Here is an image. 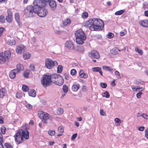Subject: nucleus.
I'll return each instance as SVG.
<instances>
[{
    "label": "nucleus",
    "instance_id": "obj_1",
    "mask_svg": "<svg viewBox=\"0 0 148 148\" xmlns=\"http://www.w3.org/2000/svg\"><path fill=\"white\" fill-rule=\"evenodd\" d=\"M29 135V132L27 130L20 129L14 136L15 140L18 144L21 143L23 141L24 139L25 140L28 139Z\"/></svg>",
    "mask_w": 148,
    "mask_h": 148
},
{
    "label": "nucleus",
    "instance_id": "obj_2",
    "mask_svg": "<svg viewBox=\"0 0 148 148\" xmlns=\"http://www.w3.org/2000/svg\"><path fill=\"white\" fill-rule=\"evenodd\" d=\"M37 8L31 5H27L24 10V15L27 17H32L36 14Z\"/></svg>",
    "mask_w": 148,
    "mask_h": 148
},
{
    "label": "nucleus",
    "instance_id": "obj_3",
    "mask_svg": "<svg viewBox=\"0 0 148 148\" xmlns=\"http://www.w3.org/2000/svg\"><path fill=\"white\" fill-rule=\"evenodd\" d=\"M76 42L79 45H82L84 42L86 38V36L84 32L82 29L76 31L75 33Z\"/></svg>",
    "mask_w": 148,
    "mask_h": 148
},
{
    "label": "nucleus",
    "instance_id": "obj_4",
    "mask_svg": "<svg viewBox=\"0 0 148 148\" xmlns=\"http://www.w3.org/2000/svg\"><path fill=\"white\" fill-rule=\"evenodd\" d=\"M97 18L90 19L84 22L85 26H88L91 31H97L99 27L97 25Z\"/></svg>",
    "mask_w": 148,
    "mask_h": 148
},
{
    "label": "nucleus",
    "instance_id": "obj_5",
    "mask_svg": "<svg viewBox=\"0 0 148 148\" xmlns=\"http://www.w3.org/2000/svg\"><path fill=\"white\" fill-rule=\"evenodd\" d=\"M50 75H44L41 78V82L43 86L45 87H47L50 85L52 82L51 79Z\"/></svg>",
    "mask_w": 148,
    "mask_h": 148
},
{
    "label": "nucleus",
    "instance_id": "obj_6",
    "mask_svg": "<svg viewBox=\"0 0 148 148\" xmlns=\"http://www.w3.org/2000/svg\"><path fill=\"white\" fill-rule=\"evenodd\" d=\"M11 55V52L9 50L0 53V60L3 62H8Z\"/></svg>",
    "mask_w": 148,
    "mask_h": 148
},
{
    "label": "nucleus",
    "instance_id": "obj_7",
    "mask_svg": "<svg viewBox=\"0 0 148 148\" xmlns=\"http://www.w3.org/2000/svg\"><path fill=\"white\" fill-rule=\"evenodd\" d=\"M58 63L56 61H53L49 58H47L45 61V65L46 67L49 69H51L54 68V66L58 65Z\"/></svg>",
    "mask_w": 148,
    "mask_h": 148
},
{
    "label": "nucleus",
    "instance_id": "obj_8",
    "mask_svg": "<svg viewBox=\"0 0 148 148\" xmlns=\"http://www.w3.org/2000/svg\"><path fill=\"white\" fill-rule=\"evenodd\" d=\"M44 2V0H34L33 2L34 6L37 9L43 8L46 5Z\"/></svg>",
    "mask_w": 148,
    "mask_h": 148
},
{
    "label": "nucleus",
    "instance_id": "obj_9",
    "mask_svg": "<svg viewBox=\"0 0 148 148\" xmlns=\"http://www.w3.org/2000/svg\"><path fill=\"white\" fill-rule=\"evenodd\" d=\"M48 13V11L45 8H40L38 9L36 14L40 17L45 16Z\"/></svg>",
    "mask_w": 148,
    "mask_h": 148
},
{
    "label": "nucleus",
    "instance_id": "obj_10",
    "mask_svg": "<svg viewBox=\"0 0 148 148\" xmlns=\"http://www.w3.org/2000/svg\"><path fill=\"white\" fill-rule=\"evenodd\" d=\"M65 46L71 50H73L75 49L74 42L71 41H66L65 43Z\"/></svg>",
    "mask_w": 148,
    "mask_h": 148
},
{
    "label": "nucleus",
    "instance_id": "obj_11",
    "mask_svg": "<svg viewBox=\"0 0 148 148\" xmlns=\"http://www.w3.org/2000/svg\"><path fill=\"white\" fill-rule=\"evenodd\" d=\"M89 56L92 58L99 59L100 57L99 53L95 50H92L89 53Z\"/></svg>",
    "mask_w": 148,
    "mask_h": 148
},
{
    "label": "nucleus",
    "instance_id": "obj_12",
    "mask_svg": "<svg viewBox=\"0 0 148 148\" xmlns=\"http://www.w3.org/2000/svg\"><path fill=\"white\" fill-rule=\"evenodd\" d=\"M25 46L22 45H20L17 46L16 49V52L17 53L20 54L25 51Z\"/></svg>",
    "mask_w": 148,
    "mask_h": 148
},
{
    "label": "nucleus",
    "instance_id": "obj_13",
    "mask_svg": "<svg viewBox=\"0 0 148 148\" xmlns=\"http://www.w3.org/2000/svg\"><path fill=\"white\" fill-rule=\"evenodd\" d=\"M97 26L99 27V29H98V30H101L104 27V23L103 22L101 19L99 18H97Z\"/></svg>",
    "mask_w": 148,
    "mask_h": 148
},
{
    "label": "nucleus",
    "instance_id": "obj_14",
    "mask_svg": "<svg viewBox=\"0 0 148 148\" xmlns=\"http://www.w3.org/2000/svg\"><path fill=\"white\" fill-rule=\"evenodd\" d=\"M58 79V80L56 81H54V82H53L54 83L56 84L58 86H61L63 84L64 82V79L61 75L59 76Z\"/></svg>",
    "mask_w": 148,
    "mask_h": 148
},
{
    "label": "nucleus",
    "instance_id": "obj_15",
    "mask_svg": "<svg viewBox=\"0 0 148 148\" xmlns=\"http://www.w3.org/2000/svg\"><path fill=\"white\" fill-rule=\"evenodd\" d=\"M7 90L4 88H2L0 89V98H3L7 93Z\"/></svg>",
    "mask_w": 148,
    "mask_h": 148
},
{
    "label": "nucleus",
    "instance_id": "obj_16",
    "mask_svg": "<svg viewBox=\"0 0 148 148\" xmlns=\"http://www.w3.org/2000/svg\"><path fill=\"white\" fill-rule=\"evenodd\" d=\"M80 87V85L78 83H74L72 86V90L74 92H77Z\"/></svg>",
    "mask_w": 148,
    "mask_h": 148
},
{
    "label": "nucleus",
    "instance_id": "obj_17",
    "mask_svg": "<svg viewBox=\"0 0 148 148\" xmlns=\"http://www.w3.org/2000/svg\"><path fill=\"white\" fill-rule=\"evenodd\" d=\"M50 115L46 113H45L44 114L43 117L42 118V121L43 123H47L46 121L49 119L50 118Z\"/></svg>",
    "mask_w": 148,
    "mask_h": 148
},
{
    "label": "nucleus",
    "instance_id": "obj_18",
    "mask_svg": "<svg viewBox=\"0 0 148 148\" xmlns=\"http://www.w3.org/2000/svg\"><path fill=\"white\" fill-rule=\"evenodd\" d=\"M101 70V68L99 67H93L92 68V70L93 72H98L102 76L103 72Z\"/></svg>",
    "mask_w": 148,
    "mask_h": 148
},
{
    "label": "nucleus",
    "instance_id": "obj_19",
    "mask_svg": "<svg viewBox=\"0 0 148 148\" xmlns=\"http://www.w3.org/2000/svg\"><path fill=\"white\" fill-rule=\"evenodd\" d=\"M49 6L52 8L53 10H55L56 8L57 4L56 2L53 1H51L49 2Z\"/></svg>",
    "mask_w": 148,
    "mask_h": 148
},
{
    "label": "nucleus",
    "instance_id": "obj_20",
    "mask_svg": "<svg viewBox=\"0 0 148 148\" xmlns=\"http://www.w3.org/2000/svg\"><path fill=\"white\" fill-rule=\"evenodd\" d=\"M15 19L17 22L18 26L20 27H21L22 26V24L20 21L19 18V15L18 13H16L15 16Z\"/></svg>",
    "mask_w": 148,
    "mask_h": 148
},
{
    "label": "nucleus",
    "instance_id": "obj_21",
    "mask_svg": "<svg viewBox=\"0 0 148 148\" xmlns=\"http://www.w3.org/2000/svg\"><path fill=\"white\" fill-rule=\"evenodd\" d=\"M17 73L16 72V69H13L9 73V77L12 79H13L16 77V73Z\"/></svg>",
    "mask_w": 148,
    "mask_h": 148
},
{
    "label": "nucleus",
    "instance_id": "obj_22",
    "mask_svg": "<svg viewBox=\"0 0 148 148\" xmlns=\"http://www.w3.org/2000/svg\"><path fill=\"white\" fill-rule=\"evenodd\" d=\"M141 25L144 27H148V20L145 19L140 22Z\"/></svg>",
    "mask_w": 148,
    "mask_h": 148
},
{
    "label": "nucleus",
    "instance_id": "obj_23",
    "mask_svg": "<svg viewBox=\"0 0 148 148\" xmlns=\"http://www.w3.org/2000/svg\"><path fill=\"white\" fill-rule=\"evenodd\" d=\"M24 69L23 66L21 64H18L17 65L16 68V72L18 73L20 72L21 71H23Z\"/></svg>",
    "mask_w": 148,
    "mask_h": 148
},
{
    "label": "nucleus",
    "instance_id": "obj_24",
    "mask_svg": "<svg viewBox=\"0 0 148 148\" xmlns=\"http://www.w3.org/2000/svg\"><path fill=\"white\" fill-rule=\"evenodd\" d=\"M6 43L8 45L12 46L13 45H15L16 44V41L14 40H8L6 41Z\"/></svg>",
    "mask_w": 148,
    "mask_h": 148
},
{
    "label": "nucleus",
    "instance_id": "obj_25",
    "mask_svg": "<svg viewBox=\"0 0 148 148\" xmlns=\"http://www.w3.org/2000/svg\"><path fill=\"white\" fill-rule=\"evenodd\" d=\"M60 75L59 74H53L51 75H50V77L51 79V80H52L54 82V79H58L59 78V76H60Z\"/></svg>",
    "mask_w": 148,
    "mask_h": 148
},
{
    "label": "nucleus",
    "instance_id": "obj_26",
    "mask_svg": "<svg viewBox=\"0 0 148 148\" xmlns=\"http://www.w3.org/2000/svg\"><path fill=\"white\" fill-rule=\"evenodd\" d=\"M29 96L35 97L36 96V91L34 90H31L28 92Z\"/></svg>",
    "mask_w": 148,
    "mask_h": 148
},
{
    "label": "nucleus",
    "instance_id": "obj_27",
    "mask_svg": "<svg viewBox=\"0 0 148 148\" xmlns=\"http://www.w3.org/2000/svg\"><path fill=\"white\" fill-rule=\"evenodd\" d=\"M118 51H120L121 50L118 49L117 48H114L110 50V53L112 54L115 55L117 54Z\"/></svg>",
    "mask_w": 148,
    "mask_h": 148
},
{
    "label": "nucleus",
    "instance_id": "obj_28",
    "mask_svg": "<svg viewBox=\"0 0 148 148\" xmlns=\"http://www.w3.org/2000/svg\"><path fill=\"white\" fill-rule=\"evenodd\" d=\"M77 51L83 53L84 51V49L82 46H77Z\"/></svg>",
    "mask_w": 148,
    "mask_h": 148
},
{
    "label": "nucleus",
    "instance_id": "obj_29",
    "mask_svg": "<svg viewBox=\"0 0 148 148\" xmlns=\"http://www.w3.org/2000/svg\"><path fill=\"white\" fill-rule=\"evenodd\" d=\"M125 10L123 9L116 12L115 13V15H120L122 14L125 11Z\"/></svg>",
    "mask_w": 148,
    "mask_h": 148
},
{
    "label": "nucleus",
    "instance_id": "obj_30",
    "mask_svg": "<svg viewBox=\"0 0 148 148\" xmlns=\"http://www.w3.org/2000/svg\"><path fill=\"white\" fill-rule=\"evenodd\" d=\"M71 21L69 19H67L63 21V24L64 26L69 25L71 23Z\"/></svg>",
    "mask_w": 148,
    "mask_h": 148
},
{
    "label": "nucleus",
    "instance_id": "obj_31",
    "mask_svg": "<svg viewBox=\"0 0 148 148\" xmlns=\"http://www.w3.org/2000/svg\"><path fill=\"white\" fill-rule=\"evenodd\" d=\"M103 68L106 71H108L110 72H112L113 71V69L111 67L108 66H104L103 67Z\"/></svg>",
    "mask_w": 148,
    "mask_h": 148
},
{
    "label": "nucleus",
    "instance_id": "obj_32",
    "mask_svg": "<svg viewBox=\"0 0 148 148\" xmlns=\"http://www.w3.org/2000/svg\"><path fill=\"white\" fill-rule=\"evenodd\" d=\"M5 19L6 21L9 23H11L12 20V16H6Z\"/></svg>",
    "mask_w": 148,
    "mask_h": 148
},
{
    "label": "nucleus",
    "instance_id": "obj_33",
    "mask_svg": "<svg viewBox=\"0 0 148 148\" xmlns=\"http://www.w3.org/2000/svg\"><path fill=\"white\" fill-rule=\"evenodd\" d=\"M45 112L42 111H39L38 112V116L41 119H42L43 115Z\"/></svg>",
    "mask_w": 148,
    "mask_h": 148
},
{
    "label": "nucleus",
    "instance_id": "obj_34",
    "mask_svg": "<svg viewBox=\"0 0 148 148\" xmlns=\"http://www.w3.org/2000/svg\"><path fill=\"white\" fill-rule=\"evenodd\" d=\"M64 112L63 109L61 108H58L57 109V113L58 115L62 114Z\"/></svg>",
    "mask_w": 148,
    "mask_h": 148
},
{
    "label": "nucleus",
    "instance_id": "obj_35",
    "mask_svg": "<svg viewBox=\"0 0 148 148\" xmlns=\"http://www.w3.org/2000/svg\"><path fill=\"white\" fill-rule=\"evenodd\" d=\"M63 69V67L62 65H60L58 66L57 69V72L58 73H61Z\"/></svg>",
    "mask_w": 148,
    "mask_h": 148
},
{
    "label": "nucleus",
    "instance_id": "obj_36",
    "mask_svg": "<svg viewBox=\"0 0 148 148\" xmlns=\"http://www.w3.org/2000/svg\"><path fill=\"white\" fill-rule=\"evenodd\" d=\"M63 90L65 94L66 93L68 92V88L66 85H64L63 86Z\"/></svg>",
    "mask_w": 148,
    "mask_h": 148
},
{
    "label": "nucleus",
    "instance_id": "obj_37",
    "mask_svg": "<svg viewBox=\"0 0 148 148\" xmlns=\"http://www.w3.org/2000/svg\"><path fill=\"white\" fill-rule=\"evenodd\" d=\"M31 55L29 53H26L23 55V57L24 59H29Z\"/></svg>",
    "mask_w": 148,
    "mask_h": 148
},
{
    "label": "nucleus",
    "instance_id": "obj_38",
    "mask_svg": "<svg viewBox=\"0 0 148 148\" xmlns=\"http://www.w3.org/2000/svg\"><path fill=\"white\" fill-rule=\"evenodd\" d=\"M22 90L23 91L27 92L29 90V88L27 86L23 85L22 87Z\"/></svg>",
    "mask_w": 148,
    "mask_h": 148
},
{
    "label": "nucleus",
    "instance_id": "obj_39",
    "mask_svg": "<svg viewBox=\"0 0 148 148\" xmlns=\"http://www.w3.org/2000/svg\"><path fill=\"white\" fill-rule=\"evenodd\" d=\"M5 18L4 16L3 15L0 16V22L1 23H3L5 22Z\"/></svg>",
    "mask_w": 148,
    "mask_h": 148
},
{
    "label": "nucleus",
    "instance_id": "obj_40",
    "mask_svg": "<svg viewBox=\"0 0 148 148\" xmlns=\"http://www.w3.org/2000/svg\"><path fill=\"white\" fill-rule=\"evenodd\" d=\"M135 51L136 52H137L140 55H142L143 53V51L139 49L138 48H135Z\"/></svg>",
    "mask_w": 148,
    "mask_h": 148
},
{
    "label": "nucleus",
    "instance_id": "obj_41",
    "mask_svg": "<svg viewBox=\"0 0 148 148\" xmlns=\"http://www.w3.org/2000/svg\"><path fill=\"white\" fill-rule=\"evenodd\" d=\"M114 36V34L111 32H109L107 35V37L109 38H113Z\"/></svg>",
    "mask_w": 148,
    "mask_h": 148
},
{
    "label": "nucleus",
    "instance_id": "obj_42",
    "mask_svg": "<svg viewBox=\"0 0 148 148\" xmlns=\"http://www.w3.org/2000/svg\"><path fill=\"white\" fill-rule=\"evenodd\" d=\"M49 134L51 136H53L55 134L54 130H49L48 131Z\"/></svg>",
    "mask_w": 148,
    "mask_h": 148
},
{
    "label": "nucleus",
    "instance_id": "obj_43",
    "mask_svg": "<svg viewBox=\"0 0 148 148\" xmlns=\"http://www.w3.org/2000/svg\"><path fill=\"white\" fill-rule=\"evenodd\" d=\"M103 94H104L105 95H103V97H105L106 98H109L110 97V95L108 92L107 91H105L103 93Z\"/></svg>",
    "mask_w": 148,
    "mask_h": 148
},
{
    "label": "nucleus",
    "instance_id": "obj_44",
    "mask_svg": "<svg viewBox=\"0 0 148 148\" xmlns=\"http://www.w3.org/2000/svg\"><path fill=\"white\" fill-rule=\"evenodd\" d=\"M88 16V14L87 12H84L82 14V17L83 18H86Z\"/></svg>",
    "mask_w": 148,
    "mask_h": 148
},
{
    "label": "nucleus",
    "instance_id": "obj_45",
    "mask_svg": "<svg viewBox=\"0 0 148 148\" xmlns=\"http://www.w3.org/2000/svg\"><path fill=\"white\" fill-rule=\"evenodd\" d=\"M58 131L59 132L62 133L64 131L63 127L61 126H59L58 128Z\"/></svg>",
    "mask_w": 148,
    "mask_h": 148
},
{
    "label": "nucleus",
    "instance_id": "obj_46",
    "mask_svg": "<svg viewBox=\"0 0 148 148\" xmlns=\"http://www.w3.org/2000/svg\"><path fill=\"white\" fill-rule=\"evenodd\" d=\"M16 97L18 98H20L22 97L23 94L21 93L17 92L16 95Z\"/></svg>",
    "mask_w": 148,
    "mask_h": 148
},
{
    "label": "nucleus",
    "instance_id": "obj_47",
    "mask_svg": "<svg viewBox=\"0 0 148 148\" xmlns=\"http://www.w3.org/2000/svg\"><path fill=\"white\" fill-rule=\"evenodd\" d=\"M8 15L7 16H12V12L11 9H8L7 11Z\"/></svg>",
    "mask_w": 148,
    "mask_h": 148
},
{
    "label": "nucleus",
    "instance_id": "obj_48",
    "mask_svg": "<svg viewBox=\"0 0 148 148\" xmlns=\"http://www.w3.org/2000/svg\"><path fill=\"white\" fill-rule=\"evenodd\" d=\"M115 74L118 79L121 78V77L119 73L117 71H115Z\"/></svg>",
    "mask_w": 148,
    "mask_h": 148
},
{
    "label": "nucleus",
    "instance_id": "obj_49",
    "mask_svg": "<svg viewBox=\"0 0 148 148\" xmlns=\"http://www.w3.org/2000/svg\"><path fill=\"white\" fill-rule=\"evenodd\" d=\"M6 128L4 127L3 126L1 128V133L3 134H5L6 132Z\"/></svg>",
    "mask_w": 148,
    "mask_h": 148
},
{
    "label": "nucleus",
    "instance_id": "obj_50",
    "mask_svg": "<svg viewBox=\"0 0 148 148\" xmlns=\"http://www.w3.org/2000/svg\"><path fill=\"white\" fill-rule=\"evenodd\" d=\"M76 73V71L75 69H72L71 71V74L72 75H75Z\"/></svg>",
    "mask_w": 148,
    "mask_h": 148
},
{
    "label": "nucleus",
    "instance_id": "obj_51",
    "mask_svg": "<svg viewBox=\"0 0 148 148\" xmlns=\"http://www.w3.org/2000/svg\"><path fill=\"white\" fill-rule=\"evenodd\" d=\"M5 146L6 148H13L12 145L8 143H5Z\"/></svg>",
    "mask_w": 148,
    "mask_h": 148
},
{
    "label": "nucleus",
    "instance_id": "obj_52",
    "mask_svg": "<svg viewBox=\"0 0 148 148\" xmlns=\"http://www.w3.org/2000/svg\"><path fill=\"white\" fill-rule=\"evenodd\" d=\"M29 75V72L28 71H25L24 73V77L26 78H28Z\"/></svg>",
    "mask_w": 148,
    "mask_h": 148
},
{
    "label": "nucleus",
    "instance_id": "obj_53",
    "mask_svg": "<svg viewBox=\"0 0 148 148\" xmlns=\"http://www.w3.org/2000/svg\"><path fill=\"white\" fill-rule=\"evenodd\" d=\"M115 122L117 123L120 124L121 123V120L119 118H116L114 120Z\"/></svg>",
    "mask_w": 148,
    "mask_h": 148
},
{
    "label": "nucleus",
    "instance_id": "obj_54",
    "mask_svg": "<svg viewBox=\"0 0 148 148\" xmlns=\"http://www.w3.org/2000/svg\"><path fill=\"white\" fill-rule=\"evenodd\" d=\"M101 86L103 88H105L106 87L107 85L106 84L104 83H101L100 84Z\"/></svg>",
    "mask_w": 148,
    "mask_h": 148
},
{
    "label": "nucleus",
    "instance_id": "obj_55",
    "mask_svg": "<svg viewBox=\"0 0 148 148\" xmlns=\"http://www.w3.org/2000/svg\"><path fill=\"white\" fill-rule=\"evenodd\" d=\"M29 68L31 71H34L35 70V68L33 64H31L29 66Z\"/></svg>",
    "mask_w": 148,
    "mask_h": 148
},
{
    "label": "nucleus",
    "instance_id": "obj_56",
    "mask_svg": "<svg viewBox=\"0 0 148 148\" xmlns=\"http://www.w3.org/2000/svg\"><path fill=\"white\" fill-rule=\"evenodd\" d=\"M77 136V133H75L72 136L71 138V140H74L76 138Z\"/></svg>",
    "mask_w": 148,
    "mask_h": 148
},
{
    "label": "nucleus",
    "instance_id": "obj_57",
    "mask_svg": "<svg viewBox=\"0 0 148 148\" xmlns=\"http://www.w3.org/2000/svg\"><path fill=\"white\" fill-rule=\"evenodd\" d=\"M141 116L146 119H148V116L145 113H143Z\"/></svg>",
    "mask_w": 148,
    "mask_h": 148
},
{
    "label": "nucleus",
    "instance_id": "obj_58",
    "mask_svg": "<svg viewBox=\"0 0 148 148\" xmlns=\"http://www.w3.org/2000/svg\"><path fill=\"white\" fill-rule=\"evenodd\" d=\"M145 136L148 139V128L145 130Z\"/></svg>",
    "mask_w": 148,
    "mask_h": 148
},
{
    "label": "nucleus",
    "instance_id": "obj_59",
    "mask_svg": "<svg viewBox=\"0 0 148 148\" xmlns=\"http://www.w3.org/2000/svg\"><path fill=\"white\" fill-rule=\"evenodd\" d=\"M145 129V127L144 126H141L139 127L138 130L139 131H143Z\"/></svg>",
    "mask_w": 148,
    "mask_h": 148
},
{
    "label": "nucleus",
    "instance_id": "obj_60",
    "mask_svg": "<svg viewBox=\"0 0 148 148\" xmlns=\"http://www.w3.org/2000/svg\"><path fill=\"white\" fill-rule=\"evenodd\" d=\"M126 34V30H124L123 32H121L120 33V36H123L125 35Z\"/></svg>",
    "mask_w": 148,
    "mask_h": 148
},
{
    "label": "nucleus",
    "instance_id": "obj_61",
    "mask_svg": "<svg viewBox=\"0 0 148 148\" xmlns=\"http://www.w3.org/2000/svg\"><path fill=\"white\" fill-rule=\"evenodd\" d=\"M84 73V71L82 70H80L79 72V76L80 77H82V75Z\"/></svg>",
    "mask_w": 148,
    "mask_h": 148
},
{
    "label": "nucleus",
    "instance_id": "obj_62",
    "mask_svg": "<svg viewBox=\"0 0 148 148\" xmlns=\"http://www.w3.org/2000/svg\"><path fill=\"white\" fill-rule=\"evenodd\" d=\"M100 114L103 116H104L105 115V113L104 112L103 110L101 109L100 111Z\"/></svg>",
    "mask_w": 148,
    "mask_h": 148
},
{
    "label": "nucleus",
    "instance_id": "obj_63",
    "mask_svg": "<svg viewBox=\"0 0 148 148\" xmlns=\"http://www.w3.org/2000/svg\"><path fill=\"white\" fill-rule=\"evenodd\" d=\"M142 94V93L140 92L137 93L136 95L137 97L138 98H140L141 97V96Z\"/></svg>",
    "mask_w": 148,
    "mask_h": 148
},
{
    "label": "nucleus",
    "instance_id": "obj_64",
    "mask_svg": "<svg viewBox=\"0 0 148 148\" xmlns=\"http://www.w3.org/2000/svg\"><path fill=\"white\" fill-rule=\"evenodd\" d=\"M26 106L27 108L29 109H32V106L29 104H26Z\"/></svg>",
    "mask_w": 148,
    "mask_h": 148
}]
</instances>
